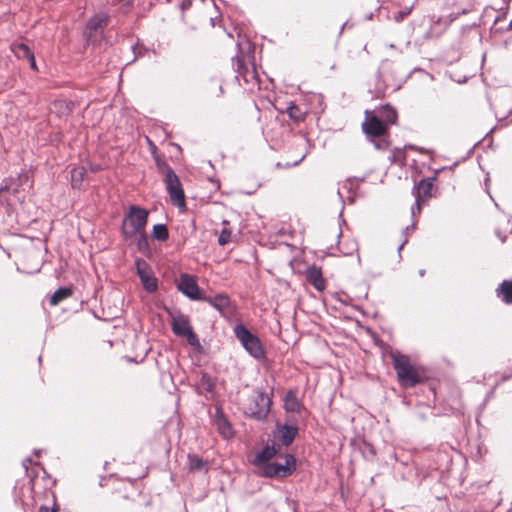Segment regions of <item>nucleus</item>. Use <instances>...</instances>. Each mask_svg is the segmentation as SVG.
<instances>
[{
  "label": "nucleus",
  "mask_w": 512,
  "mask_h": 512,
  "mask_svg": "<svg viewBox=\"0 0 512 512\" xmlns=\"http://www.w3.org/2000/svg\"><path fill=\"white\" fill-rule=\"evenodd\" d=\"M231 234L229 229L223 228L219 235L218 243L222 246L228 244L231 241Z\"/></svg>",
  "instance_id": "nucleus-31"
},
{
  "label": "nucleus",
  "mask_w": 512,
  "mask_h": 512,
  "mask_svg": "<svg viewBox=\"0 0 512 512\" xmlns=\"http://www.w3.org/2000/svg\"><path fill=\"white\" fill-rule=\"evenodd\" d=\"M187 469L191 473L196 472H207L209 470V464L204 461L201 457L196 454H188L187 456Z\"/></svg>",
  "instance_id": "nucleus-17"
},
{
  "label": "nucleus",
  "mask_w": 512,
  "mask_h": 512,
  "mask_svg": "<svg viewBox=\"0 0 512 512\" xmlns=\"http://www.w3.org/2000/svg\"><path fill=\"white\" fill-rule=\"evenodd\" d=\"M109 17L105 13H98L91 17L86 25L88 37H92L98 30L103 29L108 24Z\"/></svg>",
  "instance_id": "nucleus-15"
},
{
  "label": "nucleus",
  "mask_w": 512,
  "mask_h": 512,
  "mask_svg": "<svg viewBox=\"0 0 512 512\" xmlns=\"http://www.w3.org/2000/svg\"><path fill=\"white\" fill-rule=\"evenodd\" d=\"M178 289L187 297L193 300H202L200 288L194 276L182 274L178 282Z\"/></svg>",
  "instance_id": "nucleus-13"
},
{
  "label": "nucleus",
  "mask_w": 512,
  "mask_h": 512,
  "mask_svg": "<svg viewBox=\"0 0 512 512\" xmlns=\"http://www.w3.org/2000/svg\"><path fill=\"white\" fill-rule=\"evenodd\" d=\"M133 239L136 241V246L139 252L146 256L151 254V248L146 231L138 234L137 237H134Z\"/></svg>",
  "instance_id": "nucleus-24"
},
{
  "label": "nucleus",
  "mask_w": 512,
  "mask_h": 512,
  "mask_svg": "<svg viewBox=\"0 0 512 512\" xmlns=\"http://www.w3.org/2000/svg\"><path fill=\"white\" fill-rule=\"evenodd\" d=\"M286 113L288 114L290 119L297 123L303 122L307 115L306 111L302 110L299 106L295 104H290L286 109Z\"/></svg>",
  "instance_id": "nucleus-25"
},
{
  "label": "nucleus",
  "mask_w": 512,
  "mask_h": 512,
  "mask_svg": "<svg viewBox=\"0 0 512 512\" xmlns=\"http://www.w3.org/2000/svg\"><path fill=\"white\" fill-rule=\"evenodd\" d=\"M29 63H30V67L33 69V70H36L37 67H36V61H35V57H34V54L32 55V58H29L28 59Z\"/></svg>",
  "instance_id": "nucleus-35"
},
{
  "label": "nucleus",
  "mask_w": 512,
  "mask_h": 512,
  "mask_svg": "<svg viewBox=\"0 0 512 512\" xmlns=\"http://www.w3.org/2000/svg\"><path fill=\"white\" fill-rule=\"evenodd\" d=\"M152 237L158 241H166L169 238V231L166 225L156 224L153 226Z\"/></svg>",
  "instance_id": "nucleus-28"
},
{
  "label": "nucleus",
  "mask_w": 512,
  "mask_h": 512,
  "mask_svg": "<svg viewBox=\"0 0 512 512\" xmlns=\"http://www.w3.org/2000/svg\"><path fill=\"white\" fill-rule=\"evenodd\" d=\"M409 13H410V10L400 11V12L398 13V16H396V17H395V19H396L397 21H401V20H403V19H404V17H406Z\"/></svg>",
  "instance_id": "nucleus-33"
},
{
  "label": "nucleus",
  "mask_w": 512,
  "mask_h": 512,
  "mask_svg": "<svg viewBox=\"0 0 512 512\" xmlns=\"http://www.w3.org/2000/svg\"><path fill=\"white\" fill-rule=\"evenodd\" d=\"M418 275H419L420 277H423V276L425 275V269H420V270L418 271Z\"/></svg>",
  "instance_id": "nucleus-37"
},
{
  "label": "nucleus",
  "mask_w": 512,
  "mask_h": 512,
  "mask_svg": "<svg viewBox=\"0 0 512 512\" xmlns=\"http://www.w3.org/2000/svg\"><path fill=\"white\" fill-rule=\"evenodd\" d=\"M221 94H223V88H222V86H221V85H219V86H218V94H217V96H219V95H221Z\"/></svg>",
  "instance_id": "nucleus-38"
},
{
  "label": "nucleus",
  "mask_w": 512,
  "mask_h": 512,
  "mask_svg": "<svg viewBox=\"0 0 512 512\" xmlns=\"http://www.w3.org/2000/svg\"><path fill=\"white\" fill-rule=\"evenodd\" d=\"M219 433L224 438H230L233 435V430L227 419L224 417H218L216 420Z\"/></svg>",
  "instance_id": "nucleus-29"
},
{
  "label": "nucleus",
  "mask_w": 512,
  "mask_h": 512,
  "mask_svg": "<svg viewBox=\"0 0 512 512\" xmlns=\"http://www.w3.org/2000/svg\"><path fill=\"white\" fill-rule=\"evenodd\" d=\"M122 497H123V498H128L129 496H128L126 493H123V494H122Z\"/></svg>",
  "instance_id": "nucleus-39"
},
{
  "label": "nucleus",
  "mask_w": 512,
  "mask_h": 512,
  "mask_svg": "<svg viewBox=\"0 0 512 512\" xmlns=\"http://www.w3.org/2000/svg\"><path fill=\"white\" fill-rule=\"evenodd\" d=\"M378 116L389 128L392 125H396L398 121V113L394 107L389 104L380 106L377 110Z\"/></svg>",
  "instance_id": "nucleus-16"
},
{
  "label": "nucleus",
  "mask_w": 512,
  "mask_h": 512,
  "mask_svg": "<svg viewBox=\"0 0 512 512\" xmlns=\"http://www.w3.org/2000/svg\"><path fill=\"white\" fill-rule=\"evenodd\" d=\"M276 453L277 451L274 446H266L261 452H259L256 455L255 464H262L263 466L269 463V460H271L276 455Z\"/></svg>",
  "instance_id": "nucleus-23"
},
{
  "label": "nucleus",
  "mask_w": 512,
  "mask_h": 512,
  "mask_svg": "<svg viewBox=\"0 0 512 512\" xmlns=\"http://www.w3.org/2000/svg\"><path fill=\"white\" fill-rule=\"evenodd\" d=\"M72 294H73V289L71 287H61V288L57 289L50 297V305L57 306L65 299L71 297Z\"/></svg>",
  "instance_id": "nucleus-22"
},
{
  "label": "nucleus",
  "mask_w": 512,
  "mask_h": 512,
  "mask_svg": "<svg viewBox=\"0 0 512 512\" xmlns=\"http://www.w3.org/2000/svg\"><path fill=\"white\" fill-rule=\"evenodd\" d=\"M298 429L296 426L283 425L279 427L278 434L281 443L285 446H289L294 441Z\"/></svg>",
  "instance_id": "nucleus-19"
},
{
  "label": "nucleus",
  "mask_w": 512,
  "mask_h": 512,
  "mask_svg": "<svg viewBox=\"0 0 512 512\" xmlns=\"http://www.w3.org/2000/svg\"><path fill=\"white\" fill-rule=\"evenodd\" d=\"M284 408L287 412L299 413L302 405L294 391L290 390L284 397Z\"/></svg>",
  "instance_id": "nucleus-21"
},
{
  "label": "nucleus",
  "mask_w": 512,
  "mask_h": 512,
  "mask_svg": "<svg viewBox=\"0 0 512 512\" xmlns=\"http://www.w3.org/2000/svg\"><path fill=\"white\" fill-rule=\"evenodd\" d=\"M55 483L56 481L52 479L44 469L41 476L35 475L33 478H31V491L33 493L32 497L34 502H36L37 499L47 497L49 494L52 495L54 500L53 507L41 506L39 512H58V508L56 506V496L52 491Z\"/></svg>",
  "instance_id": "nucleus-5"
},
{
  "label": "nucleus",
  "mask_w": 512,
  "mask_h": 512,
  "mask_svg": "<svg viewBox=\"0 0 512 512\" xmlns=\"http://www.w3.org/2000/svg\"><path fill=\"white\" fill-rule=\"evenodd\" d=\"M172 331L175 335L185 337L192 346L199 345L197 335L194 333L188 317L178 315L172 320Z\"/></svg>",
  "instance_id": "nucleus-10"
},
{
  "label": "nucleus",
  "mask_w": 512,
  "mask_h": 512,
  "mask_svg": "<svg viewBox=\"0 0 512 512\" xmlns=\"http://www.w3.org/2000/svg\"><path fill=\"white\" fill-rule=\"evenodd\" d=\"M146 140H147V144L149 146V149L151 151V154L153 155V158L155 159L156 156H160L157 151V146L153 143L152 140H150V138L146 137Z\"/></svg>",
  "instance_id": "nucleus-32"
},
{
  "label": "nucleus",
  "mask_w": 512,
  "mask_h": 512,
  "mask_svg": "<svg viewBox=\"0 0 512 512\" xmlns=\"http://www.w3.org/2000/svg\"><path fill=\"white\" fill-rule=\"evenodd\" d=\"M149 211L145 208L131 205L125 213L122 224L121 233L125 239H132L138 234L146 231L148 223Z\"/></svg>",
  "instance_id": "nucleus-4"
},
{
  "label": "nucleus",
  "mask_w": 512,
  "mask_h": 512,
  "mask_svg": "<svg viewBox=\"0 0 512 512\" xmlns=\"http://www.w3.org/2000/svg\"><path fill=\"white\" fill-rule=\"evenodd\" d=\"M146 476V472L145 471H142V473L136 475L133 480L136 481L137 479H140V478H143Z\"/></svg>",
  "instance_id": "nucleus-36"
},
{
  "label": "nucleus",
  "mask_w": 512,
  "mask_h": 512,
  "mask_svg": "<svg viewBox=\"0 0 512 512\" xmlns=\"http://www.w3.org/2000/svg\"><path fill=\"white\" fill-rule=\"evenodd\" d=\"M232 61L235 71L245 84L252 88L259 86L260 80L254 63H247L243 55H237Z\"/></svg>",
  "instance_id": "nucleus-8"
},
{
  "label": "nucleus",
  "mask_w": 512,
  "mask_h": 512,
  "mask_svg": "<svg viewBox=\"0 0 512 512\" xmlns=\"http://www.w3.org/2000/svg\"><path fill=\"white\" fill-rule=\"evenodd\" d=\"M125 490H126V485H125V483H124L123 481L118 482V485H117V487H116L115 491H116L117 493H122V491H125Z\"/></svg>",
  "instance_id": "nucleus-34"
},
{
  "label": "nucleus",
  "mask_w": 512,
  "mask_h": 512,
  "mask_svg": "<svg viewBox=\"0 0 512 512\" xmlns=\"http://www.w3.org/2000/svg\"><path fill=\"white\" fill-rule=\"evenodd\" d=\"M435 181L436 177H428L420 180L414 186L413 193L419 207L436 196L437 187L435 186Z\"/></svg>",
  "instance_id": "nucleus-11"
},
{
  "label": "nucleus",
  "mask_w": 512,
  "mask_h": 512,
  "mask_svg": "<svg viewBox=\"0 0 512 512\" xmlns=\"http://www.w3.org/2000/svg\"><path fill=\"white\" fill-rule=\"evenodd\" d=\"M271 406L270 397L262 392L256 391L248 400L245 408L246 414L256 419H264L268 415Z\"/></svg>",
  "instance_id": "nucleus-7"
},
{
  "label": "nucleus",
  "mask_w": 512,
  "mask_h": 512,
  "mask_svg": "<svg viewBox=\"0 0 512 512\" xmlns=\"http://www.w3.org/2000/svg\"><path fill=\"white\" fill-rule=\"evenodd\" d=\"M135 267L144 289L149 293L155 292L158 288V281L148 263L141 258H137Z\"/></svg>",
  "instance_id": "nucleus-12"
},
{
  "label": "nucleus",
  "mask_w": 512,
  "mask_h": 512,
  "mask_svg": "<svg viewBox=\"0 0 512 512\" xmlns=\"http://www.w3.org/2000/svg\"><path fill=\"white\" fill-rule=\"evenodd\" d=\"M361 128L367 139L374 144L375 149L388 148L389 129L375 111H365Z\"/></svg>",
  "instance_id": "nucleus-2"
},
{
  "label": "nucleus",
  "mask_w": 512,
  "mask_h": 512,
  "mask_svg": "<svg viewBox=\"0 0 512 512\" xmlns=\"http://www.w3.org/2000/svg\"><path fill=\"white\" fill-rule=\"evenodd\" d=\"M295 466V458L292 455H286L284 464L267 463L262 466L260 474L268 478H284L292 474Z\"/></svg>",
  "instance_id": "nucleus-9"
},
{
  "label": "nucleus",
  "mask_w": 512,
  "mask_h": 512,
  "mask_svg": "<svg viewBox=\"0 0 512 512\" xmlns=\"http://www.w3.org/2000/svg\"><path fill=\"white\" fill-rule=\"evenodd\" d=\"M236 338L241 342L245 350L255 359H263L265 350L261 340L252 334L244 325L238 324L234 327Z\"/></svg>",
  "instance_id": "nucleus-6"
},
{
  "label": "nucleus",
  "mask_w": 512,
  "mask_h": 512,
  "mask_svg": "<svg viewBox=\"0 0 512 512\" xmlns=\"http://www.w3.org/2000/svg\"><path fill=\"white\" fill-rule=\"evenodd\" d=\"M12 52L16 55L17 58L21 59H29L32 58L34 54L30 48L24 43H14L11 46Z\"/></svg>",
  "instance_id": "nucleus-27"
},
{
  "label": "nucleus",
  "mask_w": 512,
  "mask_h": 512,
  "mask_svg": "<svg viewBox=\"0 0 512 512\" xmlns=\"http://www.w3.org/2000/svg\"><path fill=\"white\" fill-rule=\"evenodd\" d=\"M86 175V169L83 166L74 167L71 170V185L73 188H80L84 177Z\"/></svg>",
  "instance_id": "nucleus-26"
},
{
  "label": "nucleus",
  "mask_w": 512,
  "mask_h": 512,
  "mask_svg": "<svg viewBox=\"0 0 512 512\" xmlns=\"http://www.w3.org/2000/svg\"><path fill=\"white\" fill-rule=\"evenodd\" d=\"M496 295L507 305H512V279L504 280L496 289Z\"/></svg>",
  "instance_id": "nucleus-20"
},
{
  "label": "nucleus",
  "mask_w": 512,
  "mask_h": 512,
  "mask_svg": "<svg viewBox=\"0 0 512 512\" xmlns=\"http://www.w3.org/2000/svg\"><path fill=\"white\" fill-rule=\"evenodd\" d=\"M202 300L209 303L221 313H223L230 306V299L226 294H218L214 297H203Z\"/></svg>",
  "instance_id": "nucleus-18"
},
{
  "label": "nucleus",
  "mask_w": 512,
  "mask_h": 512,
  "mask_svg": "<svg viewBox=\"0 0 512 512\" xmlns=\"http://www.w3.org/2000/svg\"><path fill=\"white\" fill-rule=\"evenodd\" d=\"M155 164L157 171L164 177L163 181L172 204L179 208L185 207V194L179 177L163 157L156 156Z\"/></svg>",
  "instance_id": "nucleus-3"
},
{
  "label": "nucleus",
  "mask_w": 512,
  "mask_h": 512,
  "mask_svg": "<svg viewBox=\"0 0 512 512\" xmlns=\"http://www.w3.org/2000/svg\"><path fill=\"white\" fill-rule=\"evenodd\" d=\"M406 151L402 148H394L391 151V162L400 166H404L406 164Z\"/></svg>",
  "instance_id": "nucleus-30"
},
{
  "label": "nucleus",
  "mask_w": 512,
  "mask_h": 512,
  "mask_svg": "<svg viewBox=\"0 0 512 512\" xmlns=\"http://www.w3.org/2000/svg\"><path fill=\"white\" fill-rule=\"evenodd\" d=\"M305 280L318 292H323L327 287V280L323 276L322 269L316 265L309 266L304 272Z\"/></svg>",
  "instance_id": "nucleus-14"
},
{
  "label": "nucleus",
  "mask_w": 512,
  "mask_h": 512,
  "mask_svg": "<svg viewBox=\"0 0 512 512\" xmlns=\"http://www.w3.org/2000/svg\"><path fill=\"white\" fill-rule=\"evenodd\" d=\"M391 359L397 379L402 387L412 388L427 380L426 369L413 363L408 356L397 352L391 354Z\"/></svg>",
  "instance_id": "nucleus-1"
}]
</instances>
